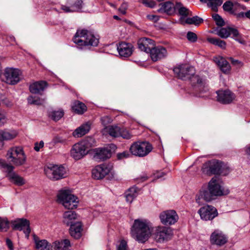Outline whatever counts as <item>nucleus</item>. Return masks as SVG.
I'll return each instance as SVG.
<instances>
[{"mask_svg": "<svg viewBox=\"0 0 250 250\" xmlns=\"http://www.w3.org/2000/svg\"><path fill=\"white\" fill-rule=\"evenodd\" d=\"M229 192V189H225L223 187L222 182L217 177H214L207 186H204L200 189L195 200L196 203L201 206L204 202H210L217 197L227 195Z\"/></svg>", "mask_w": 250, "mask_h": 250, "instance_id": "nucleus-1", "label": "nucleus"}, {"mask_svg": "<svg viewBox=\"0 0 250 250\" xmlns=\"http://www.w3.org/2000/svg\"><path fill=\"white\" fill-rule=\"evenodd\" d=\"M151 226L146 220H135L131 228L132 236L139 243L146 241L151 233Z\"/></svg>", "mask_w": 250, "mask_h": 250, "instance_id": "nucleus-2", "label": "nucleus"}, {"mask_svg": "<svg viewBox=\"0 0 250 250\" xmlns=\"http://www.w3.org/2000/svg\"><path fill=\"white\" fill-rule=\"evenodd\" d=\"M95 143L93 138L89 137L75 144L71 150V156L76 160L82 159L88 153V149Z\"/></svg>", "mask_w": 250, "mask_h": 250, "instance_id": "nucleus-3", "label": "nucleus"}, {"mask_svg": "<svg viewBox=\"0 0 250 250\" xmlns=\"http://www.w3.org/2000/svg\"><path fill=\"white\" fill-rule=\"evenodd\" d=\"M6 157L7 159L16 167L24 165L27 161V157L23 148L21 146L10 148L7 152Z\"/></svg>", "mask_w": 250, "mask_h": 250, "instance_id": "nucleus-4", "label": "nucleus"}, {"mask_svg": "<svg viewBox=\"0 0 250 250\" xmlns=\"http://www.w3.org/2000/svg\"><path fill=\"white\" fill-rule=\"evenodd\" d=\"M0 168L4 169L7 173L6 177L9 181L18 186H22L25 184V179L14 171V166L8 164L5 160L0 159Z\"/></svg>", "mask_w": 250, "mask_h": 250, "instance_id": "nucleus-5", "label": "nucleus"}, {"mask_svg": "<svg viewBox=\"0 0 250 250\" xmlns=\"http://www.w3.org/2000/svg\"><path fill=\"white\" fill-rule=\"evenodd\" d=\"M57 197L59 203L62 204L66 209H73L78 206V198L69 190L60 191L58 194Z\"/></svg>", "mask_w": 250, "mask_h": 250, "instance_id": "nucleus-6", "label": "nucleus"}, {"mask_svg": "<svg viewBox=\"0 0 250 250\" xmlns=\"http://www.w3.org/2000/svg\"><path fill=\"white\" fill-rule=\"evenodd\" d=\"M152 148V145L147 142H137L131 145L129 150L132 155L142 157L148 155Z\"/></svg>", "mask_w": 250, "mask_h": 250, "instance_id": "nucleus-7", "label": "nucleus"}, {"mask_svg": "<svg viewBox=\"0 0 250 250\" xmlns=\"http://www.w3.org/2000/svg\"><path fill=\"white\" fill-rule=\"evenodd\" d=\"M46 176L52 180H58L66 176L65 168L62 166L53 165L44 169Z\"/></svg>", "mask_w": 250, "mask_h": 250, "instance_id": "nucleus-8", "label": "nucleus"}, {"mask_svg": "<svg viewBox=\"0 0 250 250\" xmlns=\"http://www.w3.org/2000/svg\"><path fill=\"white\" fill-rule=\"evenodd\" d=\"M173 70L177 77L184 81L189 79L193 74H195L194 67L188 64L179 65L175 67Z\"/></svg>", "mask_w": 250, "mask_h": 250, "instance_id": "nucleus-9", "label": "nucleus"}, {"mask_svg": "<svg viewBox=\"0 0 250 250\" xmlns=\"http://www.w3.org/2000/svg\"><path fill=\"white\" fill-rule=\"evenodd\" d=\"M21 72L19 69L6 68L4 71L3 76L6 83L14 85L21 80Z\"/></svg>", "mask_w": 250, "mask_h": 250, "instance_id": "nucleus-10", "label": "nucleus"}, {"mask_svg": "<svg viewBox=\"0 0 250 250\" xmlns=\"http://www.w3.org/2000/svg\"><path fill=\"white\" fill-rule=\"evenodd\" d=\"M173 236V230L170 227H159L155 231V239L160 243L171 240Z\"/></svg>", "mask_w": 250, "mask_h": 250, "instance_id": "nucleus-11", "label": "nucleus"}, {"mask_svg": "<svg viewBox=\"0 0 250 250\" xmlns=\"http://www.w3.org/2000/svg\"><path fill=\"white\" fill-rule=\"evenodd\" d=\"M161 222L165 225H171L177 222L178 215L174 210L162 211L159 215Z\"/></svg>", "mask_w": 250, "mask_h": 250, "instance_id": "nucleus-12", "label": "nucleus"}, {"mask_svg": "<svg viewBox=\"0 0 250 250\" xmlns=\"http://www.w3.org/2000/svg\"><path fill=\"white\" fill-rule=\"evenodd\" d=\"M226 166L221 162L218 160H213L206 163L203 166V169L205 171L206 169L207 172H209L211 174H218L223 173V169Z\"/></svg>", "mask_w": 250, "mask_h": 250, "instance_id": "nucleus-13", "label": "nucleus"}, {"mask_svg": "<svg viewBox=\"0 0 250 250\" xmlns=\"http://www.w3.org/2000/svg\"><path fill=\"white\" fill-rule=\"evenodd\" d=\"M113 167L109 164H103L97 166L92 170V176L96 179H102L106 175L112 173Z\"/></svg>", "mask_w": 250, "mask_h": 250, "instance_id": "nucleus-14", "label": "nucleus"}, {"mask_svg": "<svg viewBox=\"0 0 250 250\" xmlns=\"http://www.w3.org/2000/svg\"><path fill=\"white\" fill-rule=\"evenodd\" d=\"M202 220L208 221L212 220L218 215L215 208L211 205H206L201 208L198 211Z\"/></svg>", "mask_w": 250, "mask_h": 250, "instance_id": "nucleus-15", "label": "nucleus"}, {"mask_svg": "<svg viewBox=\"0 0 250 250\" xmlns=\"http://www.w3.org/2000/svg\"><path fill=\"white\" fill-rule=\"evenodd\" d=\"M216 94L217 101L222 104H229L235 98V94L229 89L218 90Z\"/></svg>", "mask_w": 250, "mask_h": 250, "instance_id": "nucleus-16", "label": "nucleus"}, {"mask_svg": "<svg viewBox=\"0 0 250 250\" xmlns=\"http://www.w3.org/2000/svg\"><path fill=\"white\" fill-rule=\"evenodd\" d=\"M13 229L17 230H23L27 238L31 232L29 221L24 218L18 219L12 223Z\"/></svg>", "mask_w": 250, "mask_h": 250, "instance_id": "nucleus-17", "label": "nucleus"}, {"mask_svg": "<svg viewBox=\"0 0 250 250\" xmlns=\"http://www.w3.org/2000/svg\"><path fill=\"white\" fill-rule=\"evenodd\" d=\"M149 53L150 58L153 62L159 61L165 58L167 55V49L162 46H154Z\"/></svg>", "mask_w": 250, "mask_h": 250, "instance_id": "nucleus-18", "label": "nucleus"}, {"mask_svg": "<svg viewBox=\"0 0 250 250\" xmlns=\"http://www.w3.org/2000/svg\"><path fill=\"white\" fill-rule=\"evenodd\" d=\"M87 33L86 29H78L73 39L74 42L81 47L86 46Z\"/></svg>", "mask_w": 250, "mask_h": 250, "instance_id": "nucleus-19", "label": "nucleus"}, {"mask_svg": "<svg viewBox=\"0 0 250 250\" xmlns=\"http://www.w3.org/2000/svg\"><path fill=\"white\" fill-rule=\"evenodd\" d=\"M138 48L141 51L146 53H150L155 46L154 42L149 38H142L138 42Z\"/></svg>", "mask_w": 250, "mask_h": 250, "instance_id": "nucleus-20", "label": "nucleus"}, {"mask_svg": "<svg viewBox=\"0 0 250 250\" xmlns=\"http://www.w3.org/2000/svg\"><path fill=\"white\" fill-rule=\"evenodd\" d=\"M210 242L212 244L221 246L227 242V238L222 232L217 230L214 231L211 235Z\"/></svg>", "mask_w": 250, "mask_h": 250, "instance_id": "nucleus-21", "label": "nucleus"}, {"mask_svg": "<svg viewBox=\"0 0 250 250\" xmlns=\"http://www.w3.org/2000/svg\"><path fill=\"white\" fill-rule=\"evenodd\" d=\"M117 50L121 57L126 58L132 54L133 47L132 44L124 42L118 44Z\"/></svg>", "mask_w": 250, "mask_h": 250, "instance_id": "nucleus-22", "label": "nucleus"}, {"mask_svg": "<svg viewBox=\"0 0 250 250\" xmlns=\"http://www.w3.org/2000/svg\"><path fill=\"white\" fill-rule=\"evenodd\" d=\"M160 8L158 10V12L160 13H165L171 16L175 12V6L169 1L162 3L160 4Z\"/></svg>", "mask_w": 250, "mask_h": 250, "instance_id": "nucleus-23", "label": "nucleus"}, {"mask_svg": "<svg viewBox=\"0 0 250 250\" xmlns=\"http://www.w3.org/2000/svg\"><path fill=\"white\" fill-rule=\"evenodd\" d=\"M213 60L224 73L228 74L230 72V66L225 58L220 56L215 57H214Z\"/></svg>", "mask_w": 250, "mask_h": 250, "instance_id": "nucleus-24", "label": "nucleus"}, {"mask_svg": "<svg viewBox=\"0 0 250 250\" xmlns=\"http://www.w3.org/2000/svg\"><path fill=\"white\" fill-rule=\"evenodd\" d=\"M95 152L94 158L95 160L98 161H104L111 157V151L108 148H97Z\"/></svg>", "mask_w": 250, "mask_h": 250, "instance_id": "nucleus-25", "label": "nucleus"}, {"mask_svg": "<svg viewBox=\"0 0 250 250\" xmlns=\"http://www.w3.org/2000/svg\"><path fill=\"white\" fill-rule=\"evenodd\" d=\"M82 225L80 222H77L70 226L69 229L70 234L71 236L75 239H79L82 236Z\"/></svg>", "mask_w": 250, "mask_h": 250, "instance_id": "nucleus-26", "label": "nucleus"}, {"mask_svg": "<svg viewBox=\"0 0 250 250\" xmlns=\"http://www.w3.org/2000/svg\"><path fill=\"white\" fill-rule=\"evenodd\" d=\"M77 219V215L74 211H67L63 214V222L67 226L73 225L74 222Z\"/></svg>", "mask_w": 250, "mask_h": 250, "instance_id": "nucleus-27", "label": "nucleus"}, {"mask_svg": "<svg viewBox=\"0 0 250 250\" xmlns=\"http://www.w3.org/2000/svg\"><path fill=\"white\" fill-rule=\"evenodd\" d=\"M46 86V83L44 81L36 82L30 84V91L33 94H40Z\"/></svg>", "mask_w": 250, "mask_h": 250, "instance_id": "nucleus-28", "label": "nucleus"}, {"mask_svg": "<svg viewBox=\"0 0 250 250\" xmlns=\"http://www.w3.org/2000/svg\"><path fill=\"white\" fill-rule=\"evenodd\" d=\"M70 246L69 240L64 239L54 242L52 247L54 250H70Z\"/></svg>", "mask_w": 250, "mask_h": 250, "instance_id": "nucleus-29", "label": "nucleus"}, {"mask_svg": "<svg viewBox=\"0 0 250 250\" xmlns=\"http://www.w3.org/2000/svg\"><path fill=\"white\" fill-rule=\"evenodd\" d=\"M18 135V132L15 130H0V141H9L15 138Z\"/></svg>", "mask_w": 250, "mask_h": 250, "instance_id": "nucleus-30", "label": "nucleus"}, {"mask_svg": "<svg viewBox=\"0 0 250 250\" xmlns=\"http://www.w3.org/2000/svg\"><path fill=\"white\" fill-rule=\"evenodd\" d=\"M90 129V125L89 123L83 124L75 129L73 133V135L75 137H81L88 133Z\"/></svg>", "mask_w": 250, "mask_h": 250, "instance_id": "nucleus-31", "label": "nucleus"}, {"mask_svg": "<svg viewBox=\"0 0 250 250\" xmlns=\"http://www.w3.org/2000/svg\"><path fill=\"white\" fill-rule=\"evenodd\" d=\"M72 109L77 114H83L87 110V107L84 103L75 101L72 105Z\"/></svg>", "mask_w": 250, "mask_h": 250, "instance_id": "nucleus-32", "label": "nucleus"}, {"mask_svg": "<svg viewBox=\"0 0 250 250\" xmlns=\"http://www.w3.org/2000/svg\"><path fill=\"white\" fill-rule=\"evenodd\" d=\"M86 46H97L99 42V38L92 32L87 30Z\"/></svg>", "mask_w": 250, "mask_h": 250, "instance_id": "nucleus-33", "label": "nucleus"}, {"mask_svg": "<svg viewBox=\"0 0 250 250\" xmlns=\"http://www.w3.org/2000/svg\"><path fill=\"white\" fill-rule=\"evenodd\" d=\"M34 241L36 244V248L37 250H50V245L45 240H39L38 238L34 236Z\"/></svg>", "mask_w": 250, "mask_h": 250, "instance_id": "nucleus-34", "label": "nucleus"}, {"mask_svg": "<svg viewBox=\"0 0 250 250\" xmlns=\"http://www.w3.org/2000/svg\"><path fill=\"white\" fill-rule=\"evenodd\" d=\"M137 191L136 187H132L129 188L125 193V197L126 202L131 203L137 197Z\"/></svg>", "mask_w": 250, "mask_h": 250, "instance_id": "nucleus-35", "label": "nucleus"}, {"mask_svg": "<svg viewBox=\"0 0 250 250\" xmlns=\"http://www.w3.org/2000/svg\"><path fill=\"white\" fill-rule=\"evenodd\" d=\"M121 128L117 125H110L106 126L104 129L110 136L116 138L119 137Z\"/></svg>", "mask_w": 250, "mask_h": 250, "instance_id": "nucleus-36", "label": "nucleus"}, {"mask_svg": "<svg viewBox=\"0 0 250 250\" xmlns=\"http://www.w3.org/2000/svg\"><path fill=\"white\" fill-rule=\"evenodd\" d=\"M176 10H177L180 15L183 17H187L191 15V12L183 4L180 2H177L175 5Z\"/></svg>", "mask_w": 250, "mask_h": 250, "instance_id": "nucleus-37", "label": "nucleus"}, {"mask_svg": "<svg viewBox=\"0 0 250 250\" xmlns=\"http://www.w3.org/2000/svg\"><path fill=\"white\" fill-rule=\"evenodd\" d=\"M207 41L210 43L217 45L221 48H225L226 46V42L219 39L214 38H208Z\"/></svg>", "mask_w": 250, "mask_h": 250, "instance_id": "nucleus-38", "label": "nucleus"}, {"mask_svg": "<svg viewBox=\"0 0 250 250\" xmlns=\"http://www.w3.org/2000/svg\"><path fill=\"white\" fill-rule=\"evenodd\" d=\"M222 3V0H209V2L207 3V5L212 11L217 12L218 11V7L220 6Z\"/></svg>", "mask_w": 250, "mask_h": 250, "instance_id": "nucleus-39", "label": "nucleus"}, {"mask_svg": "<svg viewBox=\"0 0 250 250\" xmlns=\"http://www.w3.org/2000/svg\"><path fill=\"white\" fill-rule=\"evenodd\" d=\"M28 102L30 104L41 105L43 104L45 102V99H41L35 96H29L28 99Z\"/></svg>", "mask_w": 250, "mask_h": 250, "instance_id": "nucleus-40", "label": "nucleus"}, {"mask_svg": "<svg viewBox=\"0 0 250 250\" xmlns=\"http://www.w3.org/2000/svg\"><path fill=\"white\" fill-rule=\"evenodd\" d=\"M216 34L222 38H227L230 35L229 27H223L216 31Z\"/></svg>", "mask_w": 250, "mask_h": 250, "instance_id": "nucleus-41", "label": "nucleus"}, {"mask_svg": "<svg viewBox=\"0 0 250 250\" xmlns=\"http://www.w3.org/2000/svg\"><path fill=\"white\" fill-rule=\"evenodd\" d=\"M204 20L202 18L197 16H194L192 18H188L186 20V23L189 24L198 25L203 22Z\"/></svg>", "mask_w": 250, "mask_h": 250, "instance_id": "nucleus-42", "label": "nucleus"}, {"mask_svg": "<svg viewBox=\"0 0 250 250\" xmlns=\"http://www.w3.org/2000/svg\"><path fill=\"white\" fill-rule=\"evenodd\" d=\"M63 114V111L62 110H59L52 111L50 114V116L53 120L57 121L62 118Z\"/></svg>", "mask_w": 250, "mask_h": 250, "instance_id": "nucleus-43", "label": "nucleus"}, {"mask_svg": "<svg viewBox=\"0 0 250 250\" xmlns=\"http://www.w3.org/2000/svg\"><path fill=\"white\" fill-rule=\"evenodd\" d=\"M132 136V134L128 130L124 127L121 128L119 137H122L125 139H130Z\"/></svg>", "mask_w": 250, "mask_h": 250, "instance_id": "nucleus-44", "label": "nucleus"}, {"mask_svg": "<svg viewBox=\"0 0 250 250\" xmlns=\"http://www.w3.org/2000/svg\"><path fill=\"white\" fill-rule=\"evenodd\" d=\"M83 2L82 0H75L71 4V7L73 10V7L76 8L74 12L79 11L83 7Z\"/></svg>", "mask_w": 250, "mask_h": 250, "instance_id": "nucleus-45", "label": "nucleus"}, {"mask_svg": "<svg viewBox=\"0 0 250 250\" xmlns=\"http://www.w3.org/2000/svg\"><path fill=\"white\" fill-rule=\"evenodd\" d=\"M189 80H190L191 84L193 85L201 84L202 83V79L198 75H195V74H193Z\"/></svg>", "mask_w": 250, "mask_h": 250, "instance_id": "nucleus-46", "label": "nucleus"}, {"mask_svg": "<svg viewBox=\"0 0 250 250\" xmlns=\"http://www.w3.org/2000/svg\"><path fill=\"white\" fill-rule=\"evenodd\" d=\"M212 18L215 21L216 24L218 26H222L224 25V21L220 16L217 14L212 15Z\"/></svg>", "mask_w": 250, "mask_h": 250, "instance_id": "nucleus-47", "label": "nucleus"}, {"mask_svg": "<svg viewBox=\"0 0 250 250\" xmlns=\"http://www.w3.org/2000/svg\"><path fill=\"white\" fill-rule=\"evenodd\" d=\"M233 5L234 4L232 2L228 0L224 3L223 8L225 11L229 12L232 10Z\"/></svg>", "mask_w": 250, "mask_h": 250, "instance_id": "nucleus-48", "label": "nucleus"}, {"mask_svg": "<svg viewBox=\"0 0 250 250\" xmlns=\"http://www.w3.org/2000/svg\"><path fill=\"white\" fill-rule=\"evenodd\" d=\"M140 2L150 8H153L156 5V2L152 0H140Z\"/></svg>", "mask_w": 250, "mask_h": 250, "instance_id": "nucleus-49", "label": "nucleus"}, {"mask_svg": "<svg viewBox=\"0 0 250 250\" xmlns=\"http://www.w3.org/2000/svg\"><path fill=\"white\" fill-rule=\"evenodd\" d=\"M9 228V222L6 219L0 218V229L6 230Z\"/></svg>", "mask_w": 250, "mask_h": 250, "instance_id": "nucleus-50", "label": "nucleus"}, {"mask_svg": "<svg viewBox=\"0 0 250 250\" xmlns=\"http://www.w3.org/2000/svg\"><path fill=\"white\" fill-rule=\"evenodd\" d=\"M7 121L6 112L0 110V126L4 125Z\"/></svg>", "mask_w": 250, "mask_h": 250, "instance_id": "nucleus-51", "label": "nucleus"}, {"mask_svg": "<svg viewBox=\"0 0 250 250\" xmlns=\"http://www.w3.org/2000/svg\"><path fill=\"white\" fill-rule=\"evenodd\" d=\"M188 40L191 42H195L197 40V36L195 33L189 31L187 34Z\"/></svg>", "mask_w": 250, "mask_h": 250, "instance_id": "nucleus-52", "label": "nucleus"}, {"mask_svg": "<svg viewBox=\"0 0 250 250\" xmlns=\"http://www.w3.org/2000/svg\"><path fill=\"white\" fill-rule=\"evenodd\" d=\"M102 124L104 126H106L108 124L110 123L112 121L111 119L107 116H104L101 118Z\"/></svg>", "mask_w": 250, "mask_h": 250, "instance_id": "nucleus-53", "label": "nucleus"}, {"mask_svg": "<svg viewBox=\"0 0 250 250\" xmlns=\"http://www.w3.org/2000/svg\"><path fill=\"white\" fill-rule=\"evenodd\" d=\"M117 250H127L126 242L124 240L121 241L117 246Z\"/></svg>", "mask_w": 250, "mask_h": 250, "instance_id": "nucleus-54", "label": "nucleus"}, {"mask_svg": "<svg viewBox=\"0 0 250 250\" xmlns=\"http://www.w3.org/2000/svg\"><path fill=\"white\" fill-rule=\"evenodd\" d=\"M229 29H230V35H232L233 37L236 38L235 40L236 41H238L240 43H242L243 42L237 38L239 36V32H238V30L236 29L232 28H230V27H229Z\"/></svg>", "mask_w": 250, "mask_h": 250, "instance_id": "nucleus-55", "label": "nucleus"}, {"mask_svg": "<svg viewBox=\"0 0 250 250\" xmlns=\"http://www.w3.org/2000/svg\"><path fill=\"white\" fill-rule=\"evenodd\" d=\"M117 156L118 159H122L129 157L130 156V154L129 152L125 151L123 152L118 153Z\"/></svg>", "mask_w": 250, "mask_h": 250, "instance_id": "nucleus-56", "label": "nucleus"}, {"mask_svg": "<svg viewBox=\"0 0 250 250\" xmlns=\"http://www.w3.org/2000/svg\"><path fill=\"white\" fill-rule=\"evenodd\" d=\"M229 60H230L231 63L233 65H234L238 68H240L243 65V63L241 62H240L237 60H234V59H233L232 58H230Z\"/></svg>", "mask_w": 250, "mask_h": 250, "instance_id": "nucleus-57", "label": "nucleus"}, {"mask_svg": "<svg viewBox=\"0 0 250 250\" xmlns=\"http://www.w3.org/2000/svg\"><path fill=\"white\" fill-rule=\"evenodd\" d=\"M146 18L148 20H149L151 21H153L154 22H156L158 21L159 20V17L157 15H151V14L147 15L146 16Z\"/></svg>", "mask_w": 250, "mask_h": 250, "instance_id": "nucleus-58", "label": "nucleus"}, {"mask_svg": "<svg viewBox=\"0 0 250 250\" xmlns=\"http://www.w3.org/2000/svg\"><path fill=\"white\" fill-rule=\"evenodd\" d=\"M76 9L75 7H73V10L72 9L71 6L70 7L66 5H62L61 6V9L65 12H74V10Z\"/></svg>", "mask_w": 250, "mask_h": 250, "instance_id": "nucleus-59", "label": "nucleus"}, {"mask_svg": "<svg viewBox=\"0 0 250 250\" xmlns=\"http://www.w3.org/2000/svg\"><path fill=\"white\" fill-rule=\"evenodd\" d=\"M43 145L44 143L42 141H41L40 143H36L35 144L34 149L36 151H39L41 148L43 147Z\"/></svg>", "mask_w": 250, "mask_h": 250, "instance_id": "nucleus-60", "label": "nucleus"}, {"mask_svg": "<svg viewBox=\"0 0 250 250\" xmlns=\"http://www.w3.org/2000/svg\"><path fill=\"white\" fill-rule=\"evenodd\" d=\"M54 142L55 143H64L66 142V139L62 138L60 136H57L54 138Z\"/></svg>", "mask_w": 250, "mask_h": 250, "instance_id": "nucleus-61", "label": "nucleus"}, {"mask_svg": "<svg viewBox=\"0 0 250 250\" xmlns=\"http://www.w3.org/2000/svg\"><path fill=\"white\" fill-rule=\"evenodd\" d=\"M6 243L7 247L10 250H13L14 247H13V243L11 241L10 239H9L8 238L6 239Z\"/></svg>", "mask_w": 250, "mask_h": 250, "instance_id": "nucleus-62", "label": "nucleus"}, {"mask_svg": "<svg viewBox=\"0 0 250 250\" xmlns=\"http://www.w3.org/2000/svg\"><path fill=\"white\" fill-rule=\"evenodd\" d=\"M137 179L139 181V182H144L147 179V176L146 175H143L138 178Z\"/></svg>", "mask_w": 250, "mask_h": 250, "instance_id": "nucleus-63", "label": "nucleus"}, {"mask_svg": "<svg viewBox=\"0 0 250 250\" xmlns=\"http://www.w3.org/2000/svg\"><path fill=\"white\" fill-rule=\"evenodd\" d=\"M245 151L247 155V158L249 161L250 162V146L246 147Z\"/></svg>", "mask_w": 250, "mask_h": 250, "instance_id": "nucleus-64", "label": "nucleus"}]
</instances>
